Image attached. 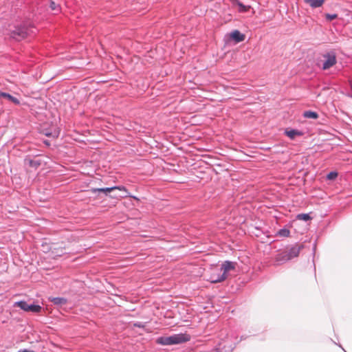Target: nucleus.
Segmentation results:
<instances>
[{"label":"nucleus","mask_w":352,"mask_h":352,"mask_svg":"<svg viewBox=\"0 0 352 352\" xmlns=\"http://www.w3.org/2000/svg\"><path fill=\"white\" fill-rule=\"evenodd\" d=\"M5 25V21L1 20L0 33L9 35L16 41H21L34 32L32 30L33 27L28 22L23 23L21 25H14V27L11 25H8V28H6Z\"/></svg>","instance_id":"obj_1"},{"label":"nucleus","mask_w":352,"mask_h":352,"mask_svg":"<svg viewBox=\"0 0 352 352\" xmlns=\"http://www.w3.org/2000/svg\"><path fill=\"white\" fill-rule=\"evenodd\" d=\"M190 340V336L186 333L174 334L170 336H162L156 340V342L161 345H173L186 342Z\"/></svg>","instance_id":"obj_2"},{"label":"nucleus","mask_w":352,"mask_h":352,"mask_svg":"<svg viewBox=\"0 0 352 352\" xmlns=\"http://www.w3.org/2000/svg\"><path fill=\"white\" fill-rule=\"evenodd\" d=\"M235 263L231 261H225L221 266V272L222 274L218 275L217 277L214 275L211 276L212 283H220L223 281L227 277V272L231 270L234 269Z\"/></svg>","instance_id":"obj_3"},{"label":"nucleus","mask_w":352,"mask_h":352,"mask_svg":"<svg viewBox=\"0 0 352 352\" xmlns=\"http://www.w3.org/2000/svg\"><path fill=\"white\" fill-rule=\"evenodd\" d=\"M14 307H19L25 311H30L33 313L41 312L42 307L38 305H29L25 301H19L14 303Z\"/></svg>","instance_id":"obj_4"},{"label":"nucleus","mask_w":352,"mask_h":352,"mask_svg":"<svg viewBox=\"0 0 352 352\" xmlns=\"http://www.w3.org/2000/svg\"><path fill=\"white\" fill-rule=\"evenodd\" d=\"M323 57L324 58V60L321 67L323 70H327L329 69L330 67L336 65L337 62L336 57L333 54L327 53L326 54H324Z\"/></svg>","instance_id":"obj_5"},{"label":"nucleus","mask_w":352,"mask_h":352,"mask_svg":"<svg viewBox=\"0 0 352 352\" xmlns=\"http://www.w3.org/2000/svg\"><path fill=\"white\" fill-rule=\"evenodd\" d=\"M116 190L123 191L126 194L127 193V190L124 186H113L111 188H93L91 190L92 192H102L107 195L109 192H113Z\"/></svg>","instance_id":"obj_6"},{"label":"nucleus","mask_w":352,"mask_h":352,"mask_svg":"<svg viewBox=\"0 0 352 352\" xmlns=\"http://www.w3.org/2000/svg\"><path fill=\"white\" fill-rule=\"evenodd\" d=\"M301 246L295 245L289 248L287 251H285L289 260L297 257L300 253Z\"/></svg>","instance_id":"obj_7"},{"label":"nucleus","mask_w":352,"mask_h":352,"mask_svg":"<svg viewBox=\"0 0 352 352\" xmlns=\"http://www.w3.org/2000/svg\"><path fill=\"white\" fill-rule=\"evenodd\" d=\"M3 98L5 99H6L7 100H8L9 102L14 104H20V101L18 98H16V97L10 95V94H8V93H6V92H3V91H0V98Z\"/></svg>","instance_id":"obj_8"},{"label":"nucleus","mask_w":352,"mask_h":352,"mask_svg":"<svg viewBox=\"0 0 352 352\" xmlns=\"http://www.w3.org/2000/svg\"><path fill=\"white\" fill-rule=\"evenodd\" d=\"M230 36L236 43H239L245 40V35L241 34L239 30H234L232 32Z\"/></svg>","instance_id":"obj_9"},{"label":"nucleus","mask_w":352,"mask_h":352,"mask_svg":"<svg viewBox=\"0 0 352 352\" xmlns=\"http://www.w3.org/2000/svg\"><path fill=\"white\" fill-rule=\"evenodd\" d=\"M49 300L53 302L56 305H65L67 302V300L65 298L60 297H50L49 298Z\"/></svg>","instance_id":"obj_10"},{"label":"nucleus","mask_w":352,"mask_h":352,"mask_svg":"<svg viewBox=\"0 0 352 352\" xmlns=\"http://www.w3.org/2000/svg\"><path fill=\"white\" fill-rule=\"evenodd\" d=\"M305 2L309 4L311 8H316L321 7L324 3L325 0H304Z\"/></svg>","instance_id":"obj_11"},{"label":"nucleus","mask_w":352,"mask_h":352,"mask_svg":"<svg viewBox=\"0 0 352 352\" xmlns=\"http://www.w3.org/2000/svg\"><path fill=\"white\" fill-rule=\"evenodd\" d=\"M287 261H289V259L285 251L278 254L276 256V262H277L278 264L286 262Z\"/></svg>","instance_id":"obj_12"},{"label":"nucleus","mask_w":352,"mask_h":352,"mask_svg":"<svg viewBox=\"0 0 352 352\" xmlns=\"http://www.w3.org/2000/svg\"><path fill=\"white\" fill-rule=\"evenodd\" d=\"M285 133L291 139H294L296 136L302 135V133L300 131L295 129L286 131Z\"/></svg>","instance_id":"obj_13"},{"label":"nucleus","mask_w":352,"mask_h":352,"mask_svg":"<svg viewBox=\"0 0 352 352\" xmlns=\"http://www.w3.org/2000/svg\"><path fill=\"white\" fill-rule=\"evenodd\" d=\"M303 116L305 118L317 119L318 118V114L314 111H304Z\"/></svg>","instance_id":"obj_14"},{"label":"nucleus","mask_w":352,"mask_h":352,"mask_svg":"<svg viewBox=\"0 0 352 352\" xmlns=\"http://www.w3.org/2000/svg\"><path fill=\"white\" fill-rule=\"evenodd\" d=\"M230 1L233 4H236L239 7V11L241 12H246L249 9L248 6H244L242 3H241L239 0H230Z\"/></svg>","instance_id":"obj_15"},{"label":"nucleus","mask_w":352,"mask_h":352,"mask_svg":"<svg viewBox=\"0 0 352 352\" xmlns=\"http://www.w3.org/2000/svg\"><path fill=\"white\" fill-rule=\"evenodd\" d=\"M289 234H290V232L288 229L283 228V229H280L278 232L277 236H280V237H287V236H289Z\"/></svg>","instance_id":"obj_16"},{"label":"nucleus","mask_w":352,"mask_h":352,"mask_svg":"<svg viewBox=\"0 0 352 352\" xmlns=\"http://www.w3.org/2000/svg\"><path fill=\"white\" fill-rule=\"evenodd\" d=\"M297 219L307 221L311 219V217L308 214H299L297 216Z\"/></svg>","instance_id":"obj_17"},{"label":"nucleus","mask_w":352,"mask_h":352,"mask_svg":"<svg viewBox=\"0 0 352 352\" xmlns=\"http://www.w3.org/2000/svg\"><path fill=\"white\" fill-rule=\"evenodd\" d=\"M338 176V173L336 172H331L327 175V179H334Z\"/></svg>","instance_id":"obj_18"},{"label":"nucleus","mask_w":352,"mask_h":352,"mask_svg":"<svg viewBox=\"0 0 352 352\" xmlns=\"http://www.w3.org/2000/svg\"><path fill=\"white\" fill-rule=\"evenodd\" d=\"M326 18H327V19H328L329 21H331V20L335 19L336 18H337V14H326Z\"/></svg>","instance_id":"obj_19"},{"label":"nucleus","mask_w":352,"mask_h":352,"mask_svg":"<svg viewBox=\"0 0 352 352\" xmlns=\"http://www.w3.org/2000/svg\"><path fill=\"white\" fill-rule=\"evenodd\" d=\"M50 8L52 10H58V6L53 1L50 3Z\"/></svg>","instance_id":"obj_20"},{"label":"nucleus","mask_w":352,"mask_h":352,"mask_svg":"<svg viewBox=\"0 0 352 352\" xmlns=\"http://www.w3.org/2000/svg\"><path fill=\"white\" fill-rule=\"evenodd\" d=\"M45 135H47V136H52V137L54 138V137H57L58 136V133H46Z\"/></svg>","instance_id":"obj_21"},{"label":"nucleus","mask_w":352,"mask_h":352,"mask_svg":"<svg viewBox=\"0 0 352 352\" xmlns=\"http://www.w3.org/2000/svg\"><path fill=\"white\" fill-rule=\"evenodd\" d=\"M125 196H126V195H116V194L111 195V197H113V198H118V197H125Z\"/></svg>","instance_id":"obj_22"},{"label":"nucleus","mask_w":352,"mask_h":352,"mask_svg":"<svg viewBox=\"0 0 352 352\" xmlns=\"http://www.w3.org/2000/svg\"><path fill=\"white\" fill-rule=\"evenodd\" d=\"M43 142L47 146H50V142L48 140H44Z\"/></svg>","instance_id":"obj_23"},{"label":"nucleus","mask_w":352,"mask_h":352,"mask_svg":"<svg viewBox=\"0 0 352 352\" xmlns=\"http://www.w3.org/2000/svg\"><path fill=\"white\" fill-rule=\"evenodd\" d=\"M30 163H31V165H32V166H33V165H34V166H37V165H38V164H39L38 163H37V162H32V161H31V162H30Z\"/></svg>","instance_id":"obj_24"},{"label":"nucleus","mask_w":352,"mask_h":352,"mask_svg":"<svg viewBox=\"0 0 352 352\" xmlns=\"http://www.w3.org/2000/svg\"><path fill=\"white\" fill-rule=\"evenodd\" d=\"M351 93L350 94V96L352 98V82L351 83Z\"/></svg>","instance_id":"obj_25"},{"label":"nucleus","mask_w":352,"mask_h":352,"mask_svg":"<svg viewBox=\"0 0 352 352\" xmlns=\"http://www.w3.org/2000/svg\"><path fill=\"white\" fill-rule=\"evenodd\" d=\"M135 326L138 327H142V325L140 324H137V323L135 324Z\"/></svg>","instance_id":"obj_26"}]
</instances>
